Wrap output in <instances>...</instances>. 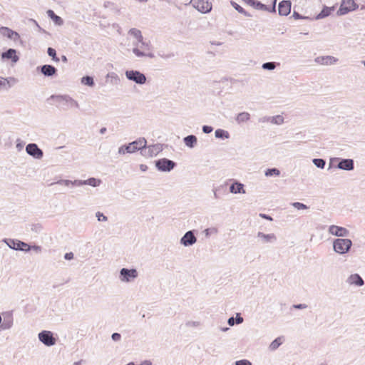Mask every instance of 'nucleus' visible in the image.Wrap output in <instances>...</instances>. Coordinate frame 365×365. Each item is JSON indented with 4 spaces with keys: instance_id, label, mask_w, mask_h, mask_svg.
<instances>
[{
    "instance_id": "17",
    "label": "nucleus",
    "mask_w": 365,
    "mask_h": 365,
    "mask_svg": "<svg viewBox=\"0 0 365 365\" xmlns=\"http://www.w3.org/2000/svg\"><path fill=\"white\" fill-rule=\"evenodd\" d=\"M314 61L320 65L330 66L336 64L339 61V59L332 56H324L315 58Z\"/></svg>"
},
{
    "instance_id": "31",
    "label": "nucleus",
    "mask_w": 365,
    "mask_h": 365,
    "mask_svg": "<svg viewBox=\"0 0 365 365\" xmlns=\"http://www.w3.org/2000/svg\"><path fill=\"white\" fill-rule=\"evenodd\" d=\"M250 119V114L247 112H241L237 114L235 120L238 124L247 122Z\"/></svg>"
},
{
    "instance_id": "56",
    "label": "nucleus",
    "mask_w": 365,
    "mask_h": 365,
    "mask_svg": "<svg viewBox=\"0 0 365 365\" xmlns=\"http://www.w3.org/2000/svg\"><path fill=\"white\" fill-rule=\"evenodd\" d=\"M235 322L237 324H240L243 322V318L240 315V314H237Z\"/></svg>"
},
{
    "instance_id": "8",
    "label": "nucleus",
    "mask_w": 365,
    "mask_h": 365,
    "mask_svg": "<svg viewBox=\"0 0 365 365\" xmlns=\"http://www.w3.org/2000/svg\"><path fill=\"white\" fill-rule=\"evenodd\" d=\"M358 8V5L354 0H341V6L337 11V15L343 16L349 11H354Z\"/></svg>"
},
{
    "instance_id": "15",
    "label": "nucleus",
    "mask_w": 365,
    "mask_h": 365,
    "mask_svg": "<svg viewBox=\"0 0 365 365\" xmlns=\"http://www.w3.org/2000/svg\"><path fill=\"white\" fill-rule=\"evenodd\" d=\"M192 6L202 14L209 13L212 10V4L205 0H195Z\"/></svg>"
},
{
    "instance_id": "38",
    "label": "nucleus",
    "mask_w": 365,
    "mask_h": 365,
    "mask_svg": "<svg viewBox=\"0 0 365 365\" xmlns=\"http://www.w3.org/2000/svg\"><path fill=\"white\" fill-rule=\"evenodd\" d=\"M270 123L275 125H282L284 123V118L281 115L270 116Z\"/></svg>"
},
{
    "instance_id": "19",
    "label": "nucleus",
    "mask_w": 365,
    "mask_h": 365,
    "mask_svg": "<svg viewBox=\"0 0 365 365\" xmlns=\"http://www.w3.org/2000/svg\"><path fill=\"white\" fill-rule=\"evenodd\" d=\"M0 34L2 36H6L7 38L13 40L14 41H18L21 38L19 33L11 30V29H9L8 27H5V26H1L0 28Z\"/></svg>"
},
{
    "instance_id": "4",
    "label": "nucleus",
    "mask_w": 365,
    "mask_h": 365,
    "mask_svg": "<svg viewBox=\"0 0 365 365\" xmlns=\"http://www.w3.org/2000/svg\"><path fill=\"white\" fill-rule=\"evenodd\" d=\"M352 246V242L346 238H337L333 242V249L338 254L347 253Z\"/></svg>"
},
{
    "instance_id": "2",
    "label": "nucleus",
    "mask_w": 365,
    "mask_h": 365,
    "mask_svg": "<svg viewBox=\"0 0 365 365\" xmlns=\"http://www.w3.org/2000/svg\"><path fill=\"white\" fill-rule=\"evenodd\" d=\"M50 98L57 103V106L64 110L79 108V103L78 101L68 94L52 95Z\"/></svg>"
},
{
    "instance_id": "45",
    "label": "nucleus",
    "mask_w": 365,
    "mask_h": 365,
    "mask_svg": "<svg viewBox=\"0 0 365 365\" xmlns=\"http://www.w3.org/2000/svg\"><path fill=\"white\" fill-rule=\"evenodd\" d=\"M96 217L99 222H106L108 220L107 216L99 211L96 213Z\"/></svg>"
},
{
    "instance_id": "9",
    "label": "nucleus",
    "mask_w": 365,
    "mask_h": 365,
    "mask_svg": "<svg viewBox=\"0 0 365 365\" xmlns=\"http://www.w3.org/2000/svg\"><path fill=\"white\" fill-rule=\"evenodd\" d=\"M39 341L47 346H51L56 344V339L51 331L43 330L38 333Z\"/></svg>"
},
{
    "instance_id": "25",
    "label": "nucleus",
    "mask_w": 365,
    "mask_h": 365,
    "mask_svg": "<svg viewBox=\"0 0 365 365\" xmlns=\"http://www.w3.org/2000/svg\"><path fill=\"white\" fill-rule=\"evenodd\" d=\"M347 282L349 284H354L358 287H361L364 284V279L358 274H351L347 279Z\"/></svg>"
},
{
    "instance_id": "58",
    "label": "nucleus",
    "mask_w": 365,
    "mask_h": 365,
    "mask_svg": "<svg viewBox=\"0 0 365 365\" xmlns=\"http://www.w3.org/2000/svg\"><path fill=\"white\" fill-rule=\"evenodd\" d=\"M245 1V4L254 7L255 6V2H256V0H243Z\"/></svg>"
},
{
    "instance_id": "13",
    "label": "nucleus",
    "mask_w": 365,
    "mask_h": 365,
    "mask_svg": "<svg viewBox=\"0 0 365 365\" xmlns=\"http://www.w3.org/2000/svg\"><path fill=\"white\" fill-rule=\"evenodd\" d=\"M26 152L28 155L38 160L41 159L43 156V152L36 143L28 144L26 147Z\"/></svg>"
},
{
    "instance_id": "46",
    "label": "nucleus",
    "mask_w": 365,
    "mask_h": 365,
    "mask_svg": "<svg viewBox=\"0 0 365 365\" xmlns=\"http://www.w3.org/2000/svg\"><path fill=\"white\" fill-rule=\"evenodd\" d=\"M106 78H111L114 83H117L119 81V77L118 76L114 73V72H111V73H108L106 76Z\"/></svg>"
},
{
    "instance_id": "21",
    "label": "nucleus",
    "mask_w": 365,
    "mask_h": 365,
    "mask_svg": "<svg viewBox=\"0 0 365 365\" xmlns=\"http://www.w3.org/2000/svg\"><path fill=\"white\" fill-rule=\"evenodd\" d=\"M232 183L230 186V192L232 194H245L244 185L237 180H230Z\"/></svg>"
},
{
    "instance_id": "51",
    "label": "nucleus",
    "mask_w": 365,
    "mask_h": 365,
    "mask_svg": "<svg viewBox=\"0 0 365 365\" xmlns=\"http://www.w3.org/2000/svg\"><path fill=\"white\" fill-rule=\"evenodd\" d=\"M202 129L203 133L206 134L210 133L213 130L212 127L209 125H203Z\"/></svg>"
},
{
    "instance_id": "33",
    "label": "nucleus",
    "mask_w": 365,
    "mask_h": 365,
    "mask_svg": "<svg viewBox=\"0 0 365 365\" xmlns=\"http://www.w3.org/2000/svg\"><path fill=\"white\" fill-rule=\"evenodd\" d=\"M48 16L53 21V22L58 26H61L63 24V19L57 16L53 11L49 9L47 11Z\"/></svg>"
},
{
    "instance_id": "32",
    "label": "nucleus",
    "mask_w": 365,
    "mask_h": 365,
    "mask_svg": "<svg viewBox=\"0 0 365 365\" xmlns=\"http://www.w3.org/2000/svg\"><path fill=\"white\" fill-rule=\"evenodd\" d=\"M333 10L334 7L324 6L321 12L315 17V19L319 20L329 16Z\"/></svg>"
},
{
    "instance_id": "40",
    "label": "nucleus",
    "mask_w": 365,
    "mask_h": 365,
    "mask_svg": "<svg viewBox=\"0 0 365 365\" xmlns=\"http://www.w3.org/2000/svg\"><path fill=\"white\" fill-rule=\"evenodd\" d=\"M264 175L267 177L273 176V175L279 176L280 171L279 169L275 168H269L265 171Z\"/></svg>"
},
{
    "instance_id": "1",
    "label": "nucleus",
    "mask_w": 365,
    "mask_h": 365,
    "mask_svg": "<svg viewBox=\"0 0 365 365\" xmlns=\"http://www.w3.org/2000/svg\"><path fill=\"white\" fill-rule=\"evenodd\" d=\"M132 52L135 57L148 58H154L155 57L150 41H147L143 38L141 41H132Z\"/></svg>"
},
{
    "instance_id": "52",
    "label": "nucleus",
    "mask_w": 365,
    "mask_h": 365,
    "mask_svg": "<svg viewBox=\"0 0 365 365\" xmlns=\"http://www.w3.org/2000/svg\"><path fill=\"white\" fill-rule=\"evenodd\" d=\"M293 308H294L296 309H304L307 308V305L306 304H294Z\"/></svg>"
},
{
    "instance_id": "47",
    "label": "nucleus",
    "mask_w": 365,
    "mask_h": 365,
    "mask_svg": "<svg viewBox=\"0 0 365 365\" xmlns=\"http://www.w3.org/2000/svg\"><path fill=\"white\" fill-rule=\"evenodd\" d=\"M200 325V322L198 321H187L185 323L187 327H198Z\"/></svg>"
},
{
    "instance_id": "57",
    "label": "nucleus",
    "mask_w": 365,
    "mask_h": 365,
    "mask_svg": "<svg viewBox=\"0 0 365 365\" xmlns=\"http://www.w3.org/2000/svg\"><path fill=\"white\" fill-rule=\"evenodd\" d=\"M42 227L40 225H35L32 227L31 230L33 231H35L36 232H40L41 230Z\"/></svg>"
},
{
    "instance_id": "6",
    "label": "nucleus",
    "mask_w": 365,
    "mask_h": 365,
    "mask_svg": "<svg viewBox=\"0 0 365 365\" xmlns=\"http://www.w3.org/2000/svg\"><path fill=\"white\" fill-rule=\"evenodd\" d=\"M128 80L135 82L137 84L143 85L146 82V76L143 73L136 70H127L125 72Z\"/></svg>"
},
{
    "instance_id": "61",
    "label": "nucleus",
    "mask_w": 365,
    "mask_h": 365,
    "mask_svg": "<svg viewBox=\"0 0 365 365\" xmlns=\"http://www.w3.org/2000/svg\"><path fill=\"white\" fill-rule=\"evenodd\" d=\"M259 217L263 218V219H266V220H268L269 221H272V218L269 216V215H267L266 214H263V213H260L259 214Z\"/></svg>"
},
{
    "instance_id": "7",
    "label": "nucleus",
    "mask_w": 365,
    "mask_h": 365,
    "mask_svg": "<svg viewBox=\"0 0 365 365\" xmlns=\"http://www.w3.org/2000/svg\"><path fill=\"white\" fill-rule=\"evenodd\" d=\"M3 242L12 250L23 251L25 252H29V245L21 240L15 239H4L3 240Z\"/></svg>"
},
{
    "instance_id": "11",
    "label": "nucleus",
    "mask_w": 365,
    "mask_h": 365,
    "mask_svg": "<svg viewBox=\"0 0 365 365\" xmlns=\"http://www.w3.org/2000/svg\"><path fill=\"white\" fill-rule=\"evenodd\" d=\"M175 165V162L167 158H162L155 161V167L161 172H170Z\"/></svg>"
},
{
    "instance_id": "50",
    "label": "nucleus",
    "mask_w": 365,
    "mask_h": 365,
    "mask_svg": "<svg viewBox=\"0 0 365 365\" xmlns=\"http://www.w3.org/2000/svg\"><path fill=\"white\" fill-rule=\"evenodd\" d=\"M30 250H34L35 251L36 253H40L42 250V248L41 246H38V245H33V246H30L29 245V252Z\"/></svg>"
},
{
    "instance_id": "59",
    "label": "nucleus",
    "mask_w": 365,
    "mask_h": 365,
    "mask_svg": "<svg viewBox=\"0 0 365 365\" xmlns=\"http://www.w3.org/2000/svg\"><path fill=\"white\" fill-rule=\"evenodd\" d=\"M338 160H339V158H331V159H330L329 164V168H328V169H329H329H331V168H332V166H333V163H334V161H338Z\"/></svg>"
},
{
    "instance_id": "39",
    "label": "nucleus",
    "mask_w": 365,
    "mask_h": 365,
    "mask_svg": "<svg viewBox=\"0 0 365 365\" xmlns=\"http://www.w3.org/2000/svg\"><path fill=\"white\" fill-rule=\"evenodd\" d=\"M312 163L317 168L320 169H324L326 165V161L322 158H314Z\"/></svg>"
},
{
    "instance_id": "41",
    "label": "nucleus",
    "mask_w": 365,
    "mask_h": 365,
    "mask_svg": "<svg viewBox=\"0 0 365 365\" xmlns=\"http://www.w3.org/2000/svg\"><path fill=\"white\" fill-rule=\"evenodd\" d=\"M231 4L239 13L244 14L245 16H250V15L237 3L231 1Z\"/></svg>"
},
{
    "instance_id": "23",
    "label": "nucleus",
    "mask_w": 365,
    "mask_h": 365,
    "mask_svg": "<svg viewBox=\"0 0 365 365\" xmlns=\"http://www.w3.org/2000/svg\"><path fill=\"white\" fill-rule=\"evenodd\" d=\"M291 11L290 1H282L279 4L278 12L280 16H287Z\"/></svg>"
},
{
    "instance_id": "27",
    "label": "nucleus",
    "mask_w": 365,
    "mask_h": 365,
    "mask_svg": "<svg viewBox=\"0 0 365 365\" xmlns=\"http://www.w3.org/2000/svg\"><path fill=\"white\" fill-rule=\"evenodd\" d=\"M277 0H274L273 5L271 9H269L267 6L265 4H263L262 3L256 1L254 8L257 10H262V11H268L270 12H275V4H276Z\"/></svg>"
},
{
    "instance_id": "10",
    "label": "nucleus",
    "mask_w": 365,
    "mask_h": 365,
    "mask_svg": "<svg viewBox=\"0 0 365 365\" xmlns=\"http://www.w3.org/2000/svg\"><path fill=\"white\" fill-rule=\"evenodd\" d=\"M161 144H155L149 146H145L141 148L140 154L146 158H151L157 155L162 150Z\"/></svg>"
},
{
    "instance_id": "42",
    "label": "nucleus",
    "mask_w": 365,
    "mask_h": 365,
    "mask_svg": "<svg viewBox=\"0 0 365 365\" xmlns=\"http://www.w3.org/2000/svg\"><path fill=\"white\" fill-rule=\"evenodd\" d=\"M47 53L49 56H51L53 61L56 62L59 61V58L56 56V51L54 48L49 47L47 50Z\"/></svg>"
},
{
    "instance_id": "62",
    "label": "nucleus",
    "mask_w": 365,
    "mask_h": 365,
    "mask_svg": "<svg viewBox=\"0 0 365 365\" xmlns=\"http://www.w3.org/2000/svg\"><path fill=\"white\" fill-rule=\"evenodd\" d=\"M160 56L162 57L163 58L168 59V58H173L174 56V54L173 53H168V54H166V55H160Z\"/></svg>"
},
{
    "instance_id": "35",
    "label": "nucleus",
    "mask_w": 365,
    "mask_h": 365,
    "mask_svg": "<svg viewBox=\"0 0 365 365\" xmlns=\"http://www.w3.org/2000/svg\"><path fill=\"white\" fill-rule=\"evenodd\" d=\"M282 344V337H277L274 341L271 342V344L269 346V349L271 351H275L279 348V346Z\"/></svg>"
},
{
    "instance_id": "49",
    "label": "nucleus",
    "mask_w": 365,
    "mask_h": 365,
    "mask_svg": "<svg viewBox=\"0 0 365 365\" xmlns=\"http://www.w3.org/2000/svg\"><path fill=\"white\" fill-rule=\"evenodd\" d=\"M235 365H252V363L247 359H241L236 361Z\"/></svg>"
},
{
    "instance_id": "53",
    "label": "nucleus",
    "mask_w": 365,
    "mask_h": 365,
    "mask_svg": "<svg viewBox=\"0 0 365 365\" xmlns=\"http://www.w3.org/2000/svg\"><path fill=\"white\" fill-rule=\"evenodd\" d=\"M111 338L115 341H118L121 339V335L119 333H113L111 335Z\"/></svg>"
},
{
    "instance_id": "37",
    "label": "nucleus",
    "mask_w": 365,
    "mask_h": 365,
    "mask_svg": "<svg viewBox=\"0 0 365 365\" xmlns=\"http://www.w3.org/2000/svg\"><path fill=\"white\" fill-rule=\"evenodd\" d=\"M81 83L83 85L92 87L94 86L93 78L89 76H83L81 79Z\"/></svg>"
},
{
    "instance_id": "16",
    "label": "nucleus",
    "mask_w": 365,
    "mask_h": 365,
    "mask_svg": "<svg viewBox=\"0 0 365 365\" xmlns=\"http://www.w3.org/2000/svg\"><path fill=\"white\" fill-rule=\"evenodd\" d=\"M328 231L329 234L339 237H345L349 235V231L346 228L337 225H330Z\"/></svg>"
},
{
    "instance_id": "63",
    "label": "nucleus",
    "mask_w": 365,
    "mask_h": 365,
    "mask_svg": "<svg viewBox=\"0 0 365 365\" xmlns=\"http://www.w3.org/2000/svg\"><path fill=\"white\" fill-rule=\"evenodd\" d=\"M293 17H294V19H304L305 17H302V16H300L297 12L294 11L293 13Z\"/></svg>"
},
{
    "instance_id": "3",
    "label": "nucleus",
    "mask_w": 365,
    "mask_h": 365,
    "mask_svg": "<svg viewBox=\"0 0 365 365\" xmlns=\"http://www.w3.org/2000/svg\"><path fill=\"white\" fill-rule=\"evenodd\" d=\"M147 145V141L144 138H140L138 140L130 143L128 145H124L118 148V153L119 155H125V153H133L137 150L141 151V148Z\"/></svg>"
},
{
    "instance_id": "28",
    "label": "nucleus",
    "mask_w": 365,
    "mask_h": 365,
    "mask_svg": "<svg viewBox=\"0 0 365 365\" xmlns=\"http://www.w3.org/2000/svg\"><path fill=\"white\" fill-rule=\"evenodd\" d=\"M183 142L187 147L192 148L196 145L197 139L195 135H189L183 138Z\"/></svg>"
},
{
    "instance_id": "34",
    "label": "nucleus",
    "mask_w": 365,
    "mask_h": 365,
    "mask_svg": "<svg viewBox=\"0 0 365 365\" xmlns=\"http://www.w3.org/2000/svg\"><path fill=\"white\" fill-rule=\"evenodd\" d=\"M215 136L217 138L227 139L230 138V134L223 129H217L215 132Z\"/></svg>"
},
{
    "instance_id": "36",
    "label": "nucleus",
    "mask_w": 365,
    "mask_h": 365,
    "mask_svg": "<svg viewBox=\"0 0 365 365\" xmlns=\"http://www.w3.org/2000/svg\"><path fill=\"white\" fill-rule=\"evenodd\" d=\"M218 232H219V230L217 227H211L205 229L203 231V233L206 238H209L212 235H217Z\"/></svg>"
},
{
    "instance_id": "29",
    "label": "nucleus",
    "mask_w": 365,
    "mask_h": 365,
    "mask_svg": "<svg viewBox=\"0 0 365 365\" xmlns=\"http://www.w3.org/2000/svg\"><path fill=\"white\" fill-rule=\"evenodd\" d=\"M128 34L129 36H130L131 37H133L134 38V40L133 41H141V40L144 38L143 36L142 32L136 28L130 29L128 31Z\"/></svg>"
},
{
    "instance_id": "26",
    "label": "nucleus",
    "mask_w": 365,
    "mask_h": 365,
    "mask_svg": "<svg viewBox=\"0 0 365 365\" xmlns=\"http://www.w3.org/2000/svg\"><path fill=\"white\" fill-rule=\"evenodd\" d=\"M81 186L91 185L92 187H98L101 184V180L95 178H90L87 180H80Z\"/></svg>"
},
{
    "instance_id": "14",
    "label": "nucleus",
    "mask_w": 365,
    "mask_h": 365,
    "mask_svg": "<svg viewBox=\"0 0 365 365\" xmlns=\"http://www.w3.org/2000/svg\"><path fill=\"white\" fill-rule=\"evenodd\" d=\"M197 237L195 235V230H190L185 233L180 239V244L185 247H190L195 244Z\"/></svg>"
},
{
    "instance_id": "43",
    "label": "nucleus",
    "mask_w": 365,
    "mask_h": 365,
    "mask_svg": "<svg viewBox=\"0 0 365 365\" xmlns=\"http://www.w3.org/2000/svg\"><path fill=\"white\" fill-rule=\"evenodd\" d=\"M262 68L264 70H269L272 71L276 68V63L275 62H266L264 63L262 66Z\"/></svg>"
},
{
    "instance_id": "5",
    "label": "nucleus",
    "mask_w": 365,
    "mask_h": 365,
    "mask_svg": "<svg viewBox=\"0 0 365 365\" xmlns=\"http://www.w3.org/2000/svg\"><path fill=\"white\" fill-rule=\"evenodd\" d=\"M138 277L136 269L122 268L119 272V280L123 283H130Z\"/></svg>"
},
{
    "instance_id": "55",
    "label": "nucleus",
    "mask_w": 365,
    "mask_h": 365,
    "mask_svg": "<svg viewBox=\"0 0 365 365\" xmlns=\"http://www.w3.org/2000/svg\"><path fill=\"white\" fill-rule=\"evenodd\" d=\"M259 123H267L270 122V116H264L259 119Z\"/></svg>"
},
{
    "instance_id": "18",
    "label": "nucleus",
    "mask_w": 365,
    "mask_h": 365,
    "mask_svg": "<svg viewBox=\"0 0 365 365\" xmlns=\"http://www.w3.org/2000/svg\"><path fill=\"white\" fill-rule=\"evenodd\" d=\"M257 237L262 244L274 243L277 240V236L274 233L265 234L262 232H258Z\"/></svg>"
},
{
    "instance_id": "60",
    "label": "nucleus",
    "mask_w": 365,
    "mask_h": 365,
    "mask_svg": "<svg viewBox=\"0 0 365 365\" xmlns=\"http://www.w3.org/2000/svg\"><path fill=\"white\" fill-rule=\"evenodd\" d=\"M227 323H228V324H229L230 326H234V325H235V324L236 323V322H235V319L233 317H230V318L228 319Z\"/></svg>"
},
{
    "instance_id": "20",
    "label": "nucleus",
    "mask_w": 365,
    "mask_h": 365,
    "mask_svg": "<svg viewBox=\"0 0 365 365\" xmlns=\"http://www.w3.org/2000/svg\"><path fill=\"white\" fill-rule=\"evenodd\" d=\"M336 168L351 171L354 168V163L352 159H339V162L336 166Z\"/></svg>"
},
{
    "instance_id": "22",
    "label": "nucleus",
    "mask_w": 365,
    "mask_h": 365,
    "mask_svg": "<svg viewBox=\"0 0 365 365\" xmlns=\"http://www.w3.org/2000/svg\"><path fill=\"white\" fill-rule=\"evenodd\" d=\"M1 56L2 59H11L14 63H16L19 60L16 51L14 48H9L5 52L1 53Z\"/></svg>"
},
{
    "instance_id": "64",
    "label": "nucleus",
    "mask_w": 365,
    "mask_h": 365,
    "mask_svg": "<svg viewBox=\"0 0 365 365\" xmlns=\"http://www.w3.org/2000/svg\"><path fill=\"white\" fill-rule=\"evenodd\" d=\"M16 147L18 150H21L24 147V145L21 142H19V143H17Z\"/></svg>"
},
{
    "instance_id": "12",
    "label": "nucleus",
    "mask_w": 365,
    "mask_h": 365,
    "mask_svg": "<svg viewBox=\"0 0 365 365\" xmlns=\"http://www.w3.org/2000/svg\"><path fill=\"white\" fill-rule=\"evenodd\" d=\"M2 322L1 330H9L14 326V315L12 311H7L1 313Z\"/></svg>"
},
{
    "instance_id": "24",
    "label": "nucleus",
    "mask_w": 365,
    "mask_h": 365,
    "mask_svg": "<svg viewBox=\"0 0 365 365\" xmlns=\"http://www.w3.org/2000/svg\"><path fill=\"white\" fill-rule=\"evenodd\" d=\"M41 72L43 75L48 77H51L56 74L57 69L51 65L46 64L40 68Z\"/></svg>"
},
{
    "instance_id": "48",
    "label": "nucleus",
    "mask_w": 365,
    "mask_h": 365,
    "mask_svg": "<svg viewBox=\"0 0 365 365\" xmlns=\"http://www.w3.org/2000/svg\"><path fill=\"white\" fill-rule=\"evenodd\" d=\"M9 81H13L14 83L16 82V80L14 78H2V77H0V87L3 86H5L6 82L9 83Z\"/></svg>"
},
{
    "instance_id": "54",
    "label": "nucleus",
    "mask_w": 365,
    "mask_h": 365,
    "mask_svg": "<svg viewBox=\"0 0 365 365\" xmlns=\"http://www.w3.org/2000/svg\"><path fill=\"white\" fill-rule=\"evenodd\" d=\"M74 257V255L73 252H67L64 255V259L66 260H71L73 259Z\"/></svg>"
},
{
    "instance_id": "44",
    "label": "nucleus",
    "mask_w": 365,
    "mask_h": 365,
    "mask_svg": "<svg viewBox=\"0 0 365 365\" xmlns=\"http://www.w3.org/2000/svg\"><path fill=\"white\" fill-rule=\"evenodd\" d=\"M292 205L294 208H296L297 210H307V209H308V207L305 204L299 202H292Z\"/></svg>"
},
{
    "instance_id": "30",
    "label": "nucleus",
    "mask_w": 365,
    "mask_h": 365,
    "mask_svg": "<svg viewBox=\"0 0 365 365\" xmlns=\"http://www.w3.org/2000/svg\"><path fill=\"white\" fill-rule=\"evenodd\" d=\"M56 184L64 185L66 187H80V180H59L56 182Z\"/></svg>"
}]
</instances>
